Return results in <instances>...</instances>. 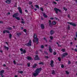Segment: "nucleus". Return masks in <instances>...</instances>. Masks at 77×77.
Instances as JSON below:
<instances>
[{"instance_id":"obj_1","label":"nucleus","mask_w":77,"mask_h":77,"mask_svg":"<svg viewBox=\"0 0 77 77\" xmlns=\"http://www.w3.org/2000/svg\"><path fill=\"white\" fill-rule=\"evenodd\" d=\"M42 70V68H37L35 71V73L33 74L34 76L35 77L37 76L38 75V74L41 72V71Z\"/></svg>"},{"instance_id":"obj_2","label":"nucleus","mask_w":77,"mask_h":77,"mask_svg":"<svg viewBox=\"0 0 77 77\" xmlns=\"http://www.w3.org/2000/svg\"><path fill=\"white\" fill-rule=\"evenodd\" d=\"M34 39H33V42H35L37 44H38V38H37L36 34H34L33 36Z\"/></svg>"},{"instance_id":"obj_3","label":"nucleus","mask_w":77,"mask_h":77,"mask_svg":"<svg viewBox=\"0 0 77 77\" xmlns=\"http://www.w3.org/2000/svg\"><path fill=\"white\" fill-rule=\"evenodd\" d=\"M67 23L68 24H70V25H72V26H74L76 27L77 26V25L75 24V23H74L72 22H68Z\"/></svg>"},{"instance_id":"obj_4","label":"nucleus","mask_w":77,"mask_h":77,"mask_svg":"<svg viewBox=\"0 0 77 77\" xmlns=\"http://www.w3.org/2000/svg\"><path fill=\"white\" fill-rule=\"evenodd\" d=\"M54 11L56 12V14H57V13H58V12H57V11H58L59 12H61V11L60 10H59V9H58L57 8H54Z\"/></svg>"},{"instance_id":"obj_5","label":"nucleus","mask_w":77,"mask_h":77,"mask_svg":"<svg viewBox=\"0 0 77 77\" xmlns=\"http://www.w3.org/2000/svg\"><path fill=\"white\" fill-rule=\"evenodd\" d=\"M20 51H23V52L21 53V54H23H23H25V53H26V50H23V48H21L20 49Z\"/></svg>"},{"instance_id":"obj_6","label":"nucleus","mask_w":77,"mask_h":77,"mask_svg":"<svg viewBox=\"0 0 77 77\" xmlns=\"http://www.w3.org/2000/svg\"><path fill=\"white\" fill-rule=\"evenodd\" d=\"M31 40H29L28 43L26 44V45H27V46H28L29 47L31 45Z\"/></svg>"},{"instance_id":"obj_7","label":"nucleus","mask_w":77,"mask_h":77,"mask_svg":"<svg viewBox=\"0 0 77 77\" xmlns=\"http://www.w3.org/2000/svg\"><path fill=\"white\" fill-rule=\"evenodd\" d=\"M53 63H54V61L52 60H51V63H50V65L52 67H53V66H54Z\"/></svg>"},{"instance_id":"obj_8","label":"nucleus","mask_w":77,"mask_h":77,"mask_svg":"<svg viewBox=\"0 0 77 77\" xmlns=\"http://www.w3.org/2000/svg\"><path fill=\"white\" fill-rule=\"evenodd\" d=\"M39 59H40L39 58V57H38V56L36 55L35 58V60H39Z\"/></svg>"},{"instance_id":"obj_9","label":"nucleus","mask_w":77,"mask_h":77,"mask_svg":"<svg viewBox=\"0 0 77 77\" xmlns=\"http://www.w3.org/2000/svg\"><path fill=\"white\" fill-rule=\"evenodd\" d=\"M19 15V14H18V13H16L13 15V17L16 18V17H17V16H18Z\"/></svg>"},{"instance_id":"obj_10","label":"nucleus","mask_w":77,"mask_h":77,"mask_svg":"<svg viewBox=\"0 0 77 77\" xmlns=\"http://www.w3.org/2000/svg\"><path fill=\"white\" fill-rule=\"evenodd\" d=\"M18 9L19 11V12H20V14H22L23 12H22V10H21V8L20 7H18Z\"/></svg>"},{"instance_id":"obj_11","label":"nucleus","mask_w":77,"mask_h":77,"mask_svg":"<svg viewBox=\"0 0 77 77\" xmlns=\"http://www.w3.org/2000/svg\"><path fill=\"white\" fill-rule=\"evenodd\" d=\"M68 55V53H63L62 55V57H64L66 56H67Z\"/></svg>"},{"instance_id":"obj_12","label":"nucleus","mask_w":77,"mask_h":77,"mask_svg":"<svg viewBox=\"0 0 77 77\" xmlns=\"http://www.w3.org/2000/svg\"><path fill=\"white\" fill-rule=\"evenodd\" d=\"M11 0H7L5 2L6 3L10 4V3H11Z\"/></svg>"},{"instance_id":"obj_13","label":"nucleus","mask_w":77,"mask_h":77,"mask_svg":"<svg viewBox=\"0 0 77 77\" xmlns=\"http://www.w3.org/2000/svg\"><path fill=\"white\" fill-rule=\"evenodd\" d=\"M49 50L50 53H51L52 52V49L50 46L49 47Z\"/></svg>"},{"instance_id":"obj_14","label":"nucleus","mask_w":77,"mask_h":77,"mask_svg":"<svg viewBox=\"0 0 77 77\" xmlns=\"http://www.w3.org/2000/svg\"><path fill=\"white\" fill-rule=\"evenodd\" d=\"M9 33L10 32H9V31H8V30H5L3 32V33Z\"/></svg>"},{"instance_id":"obj_15","label":"nucleus","mask_w":77,"mask_h":77,"mask_svg":"<svg viewBox=\"0 0 77 77\" xmlns=\"http://www.w3.org/2000/svg\"><path fill=\"white\" fill-rule=\"evenodd\" d=\"M27 59L28 60H33V59L31 57H27Z\"/></svg>"},{"instance_id":"obj_16","label":"nucleus","mask_w":77,"mask_h":77,"mask_svg":"<svg viewBox=\"0 0 77 77\" xmlns=\"http://www.w3.org/2000/svg\"><path fill=\"white\" fill-rule=\"evenodd\" d=\"M36 66H37V64H34L32 66L33 68H36Z\"/></svg>"},{"instance_id":"obj_17","label":"nucleus","mask_w":77,"mask_h":77,"mask_svg":"<svg viewBox=\"0 0 77 77\" xmlns=\"http://www.w3.org/2000/svg\"><path fill=\"white\" fill-rule=\"evenodd\" d=\"M41 27L42 29H44V26L43 24H41Z\"/></svg>"},{"instance_id":"obj_18","label":"nucleus","mask_w":77,"mask_h":77,"mask_svg":"<svg viewBox=\"0 0 77 77\" xmlns=\"http://www.w3.org/2000/svg\"><path fill=\"white\" fill-rule=\"evenodd\" d=\"M43 16L45 18H47V17H48L47 15L46 14H45V13H43Z\"/></svg>"},{"instance_id":"obj_19","label":"nucleus","mask_w":77,"mask_h":77,"mask_svg":"<svg viewBox=\"0 0 77 77\" xmlns=\"http://www.w3.org/2000/svg\"><path fill=\"white\" fill-rule=\"evenodd\" d=\"M54 33V32L53 30H51L50 32V33L51 35L53 34Z\"/></svg>"},{"instance_id":"obj_20","label":"nucleus","mask_w":77,"mask_h":77,"mask_svg":"<svg viewBox=\"0 0 77 77\" xmlns=\"http://www.w3.org/2000/svg\"><path fill=\"white\" fill-rule=\"evenodd\" d=\"M7 29H8L9 30H12V28L11 27H8L7 28Z\"/></svg>"},{"instance_id":"obj_21","label":"nucleus","mask_w":77,"mask_h":77,"mask_svg":"<svg viewBox=\"0 0 77 77\" xmlns=\"http://www.w3.org/2000/svg\"><path fill=\"white\" fill-rule=\"evenodd\" d=\"M35 6L36 8H38V9H39V6H38V5H35Z\"/></svg>"},{"instance_id":"obj_22","label":"nucleus","mask_w":77,"mask_h":77,"mask_svg":"<svg viewBox=\"0 0 77 77\" xmlns=\"http://www.w3.org/2000/svg\"><path fill=\"white\" fill-rule=\"evenodd\" d=\"M55 71L54 70H52V74H53V75H54L55 74Z\"/></svg>"},{"instance_id":"obj_23","label":"nucleus","mask_w":77,"mask_h":77,"mask_svg":"<svg viewBox=\"0 0 77 77\" xmlns=\"http://www.w3.org/2000/svg\"><path fill=\"white\" fill-rule=\"evenodd\" d=\"M21 20H22V21L21 22V23H24V19L23 18H21Z\"/></svg>"},{"instance_id":"obj_24","label":"nucleus","mask_w":77,"mask_h":77,"mask_svg":"<svg viewBox=\"0 0 77 77\" xmlns=\"http://www.w3.org/2000/svg\"><path fill=\"white\" fill-rule=\"evenodd\" d=\"M15 18L17 20H20V17H15Z\"/></svg>"},{"instance_id":"obj_25","label":"nucleus","mask_w":77,"mask_h":77,"mask_svg":"<svg viewBox=\"0 0 77 77\" xmlns=\"http://www.w3.org/2000/svg\"><path fill=\"white\" fill-rule=\"evenodd\" d=\"M4 72V70H2L0 71V74H2V73Z\"/></svg>"},{"instance_id":"obj_26","label":"nucleus","mask_w":77,"mask_h":77,"mask_svg":"<svg viewBox=\"0 0 77 77\" xmlns=\"http://www.w3.org/2000/svg\"><path fill=\"white\" fill-rule=\"evenodd\" d=\"M17 36H20V35H21V33H18L17 34Z\"/></svg>"},{"instance_id":"obj_27","label":"nucleus","mask_w":77,"mask_h":77,"mask_svg":"<svg viewBox=\"0 0 77 77\" xmlns=\"http://www.w3.org/2000/svg\"><path fill=\"white\" fill-rule=\"evenodd\" d=\"M4 47L5 48V49H6V50H8V49H9V48L6 46H4Z\"/></svg>"},{"instance_id":"obj_28","label":"nucleus","mask_w":77,"mask_h":77,"mask_svg":"<svg viewBox=\"0 0 77 77\" xmlns=\"http://www.w3.org/2000/svg\"><path fill=\"white\" fill-rule=\"evenodd\" d=\"M56 24V22H55V21L53 22L52 23V24L53 25H55V24Z\"/></svg>"},{"instance_id":"obj_29","label":"nucleus","mask_w":77,"mask_h":77,"mask_svg":"<svg viewBox=\"0 0 77 77\" xmlns=\"http://www.w3.org/2000/svg\"><path fill=\"white\" fill-rule=\"evenodd\" d=\"M51 21L50 20H49V25L50 26L51 24Z\"/></svg>"},{"instance_id":"obj_30","label":"nucleus","mask_w":77,"mask_h":77,"mask_svg":"<svg viewBox=\"0 0 77 77\" xmlns=\"http://www.w3.org/2000/svg\"><path fill=\"white\" fill-rule=\"evenodd\" d=\"M39 65H43L44 64L43 62L40 63H38Z\"/></svg>"},{"instance_id":"obj_31","label":"nucleus","mask_w":77,"mask_h":77,"mask_svg":"<svg viewBox=\"0 0 77 77\" xmlns=\"http://www.w3.org/2000/svg\"><path fill=\"white\" fill-rule=\"evenodd\" d=\"M50 39H51V40H53V37L51 36L50 37Z\"/></svg>"},{"instance_id":"obj_32","label":"nucleus","mask_w":77,"mask_h":77,"mask_svg":"<svg viewBox=\"0 0 77 77\" xmlns=\"http://www.w3.org/2000/svg\"><path fill=\"white\" fill-rule=\"evenodd\" d=\"M67 29H68V30H69L70 29V27H69V26H68Z\"/></svg>"},{"instance_id":"obj_33","label":"nucleus","mask_w":77,"mask_h":77,"mask_svg":"<svg viewBox=\"0 0 77 77\" xmlns=\"http://www.w3.org/2000/svg\"><path fill=\"white\" fill-rule=\"evenodd\" d=\"M23 32H25L26 33V32H27V30L26 29H24L23 30Z\"/></svg>"},{"instance_id":"obj_34","label":"nucleus","mask_w":77,"mask_h":77,"mask_svg":"<svg viewBox=\"0 0 77 77\" xmlns=\"http://www.w3.org/2000/svg\"><path fill=\"white\" fill-rule=\"evenodd\" d=\"M63 9H64V10H65V11H67V9L65 7H63Z\"/></svg>"},{"instance_id":"obj_35","label":"nucleus","mask_w":77,"mask_h":77,"mask_svg":"<svg viewBox=\"0 0 77 77\" xmlns=\"http://www.w3.org/2000/svg\"><path fill=\"white\" fill-rule=\"evenodd\" d=\"M62 51L64 52L65 51V49H62L61 50Z\"/></svg>"},{"instance_id":"obj_36","label":"nucleus","mask_w":77,"mask_h":77,"mask_svg":"<svg viewBox=\"0 0 77 77\" xmlns=\"http://www.w3.org/2000/svg\"><path fill=\"white\" fill-rule=\"evenodd\" d=\"M43 39H44V40L45 41H46V42H47V39H46L45 38H44Z\"/></svg>"},{"instance_id":"obj_37","label":"nucleus","mask_w":77,"mask_h":77,"mask_svg":"<svg viewBox=\"0 0 77 77\" xmlns=\"http://www.w3.org/2000/svg\"><path fill=\"white\" fill-rule=\"evenodd\" d=\"M30 63H27V66H30Z\"/></svg>"},{"instance_id":"obj_38","label":"nucleus","mask_w":77,"mask_h":77,"mask_svg":"<svg viewBox=\"0 0 77 77\" xmlns=\"http://www.w3.org/2000/svg\"><path fill=\"white\" fill-rule=\"evenodd\" d=\"M66 73L67 74H69V72H68V71H66Z\"/></svg>"},{"instance_id":"obj_39","label":"nucleus","mask_w":77,"mask_h":77,"mask_svg":"<svg viewBox=\"0 0 77 77\" xmlns=\"http://www.w3.org/2000/svg\"><path fill=\"white\" fill-rule=\"evenodd\" d=\"M12 37V35L11 34H9V38H11Z\"/></svg>"},{"instance_id":"obj_40","label":"nucleus","mask_w":77,"mask_h":77,"mask_svg":"<svg viewBox=\"0 0 77 77\" xmlns=\"http://www.w3.org/2000/svg\"><path fill=\"white\" fill-rule=\"evenodd\" d=\"M44 47V45H42L41 46V48H43Z\"/></svg>"},{"instance_id":"obj_41","label":"nucleus","mask_w":77,"mask_h":77,"mask_svg":"<svg viewBox=\"0 0 77 77\" xmlns=\"http://www.w3.org/2000/svg\"><path fill=\"white\" fill-rule=\"evenodd\" d=\"M19 72L20 73V74H22V73H23V71H19Z\"/></svg>"},{"instance_id":"obj_42","label":"nucleus","mask_w":77,"mask_h":77,"mask_svg":"<svg viewBox=\"0 0 77 77\" xmlns=\"http://www.w3.org/2000/svg\"><path fill=\"white\" fill-rule=\"evenodd\" d=\"M53 3H54V4H55V5H56V4H57L56 2H53Z\"/></svg>"},{"instance_id":"obj_43","label":"nucleus","mask_w":77,"mask_h":77,"mask_svg":"<svg viewBox=\"0 0 77 77\" xmlns=\"http://www.w3.org/2000/svg\"><path fill=\"white\" fill-rule=\"evenodd\" d=\"M58 59L59 61H60V60H61V59H60V57H58Z\"/></svg>"},{"instance_id":"obj_44","label":"nucleus","mask_w":77,"mask_h":77,"mask_svg":"<svg viewBox=\"0 0 77 77\" xmlns=\"http://www.w3.org/2000/svg\"><path fill=\"white\" fill-rule=\"evenodd\" d=\"M56 54H57V53H56V52H54V55H56Z\"/></svg>"},{"instance_id":"obj_45","label":"nucleus","mask_w":77,"mask_h":77,"mask_svg":"<svg viewBox=\"0 0 77 77\" xmlns=\"http://www.w3.org/2000/svg\"><path fill=\"white\" fill-rule=\"evenodd\" d=\"M45 57L46 59H48V56H46Z\"/></svg>"},{"instance_id":"obj_46","label":"nucleus","mask_w":77,"mask_h":77,"mask_svg":"<svg viewBox=\"0 0 77 77\" xmlns=\"http://www.w3.org/2000/svg\"><path fill=\"white\" fill-rule=\"evenodd\" d=\"M29 5H31V4H32V2L30 1L29 2Z\"/></svg>"},{"instance_id":"obj_47","label":"nucleus","mask_w":77,"mask_h":77,"mask_svg":"<svg viewBox=\"0 0 77 77\" xmlns=\"http://www.w3.org/2000/svg\"><path fill=\"white\" fill-rule=\"evenodd\" d=\"M57 44H58V47H61V45H59V44H58V43L57 42Z\"/></svg>"},{"instance_id":"obj_48","label":"nucleus","mask_w":77,"mask_h":77,"mask_svg":"<svg viewBox=\"0 0 77 77\" xmlns=\"http://www.w3.org/2000/svg\"><path fill=\"white\" fill-rule=\"evenodd\" d=\"M31 8H32V9H33V5H31Z\"/></svg>"},{"instance_id":"obj_49","label":"nucleus","mask_w":77,"mask_h":77,"mask_svg":"<svg viewBox=\"0 0 77 77\" xmlns=\"http://www.w3.org/2000/svg\"><path fill=\"white\" fill-rule=\"evenodd\" d=\"M13 63H14V65H15V64H16V62L14 60V61Z\"/></svg>"},{"instance_id":"obj_50","label":"nucleus","mask_w":77,"mask_h":77,"mask_svg":"<svg viewBox=\"0 0 77 77\" xmlns=\"http://www.w3.org/2000/svg\"><path fill=\"white\" fill-rule=\"evenodd\" d=\"M68 18H70V15H69V14H68Z\"/></svg>"},{"instance_id":"obj_51","label":"nucleus","mask_w":77,"mask_h":77,"mask_svg":"<svg viewBox=\"0 0 77 77\" xmlns=\"http://www.w3.org/2000/svg\"><path fill=\"white\" fill-rule=\"evenodd\" d=\"M0 74L1 77H4V76L2 74Z\"/></svg>"},{"instance_id":"obj_52","label":"nucleus","mask_w":77,"mask_h":77,"mask_svg":"<svg viewBox=\"0 0 77 77\" xmlns=\"http://www.w3.org/2000/svg\"><path fill=\"white\" fill-rule=\"evenodd\" d=\"M40 9L42 11H43V8H41Z\"/></svg>"},{"instance_id":"obj_53","label":"nucleus","mask_w":77,"mask_h":77,"mask_svg":"<svg viewBox=\"0 0 77 77\" xmlns=\"http://www.w3.org/2000/svg\"><path fill=\"white\" fill-rule=\"evenodd\" d=\"M70 63H71V62H70V61H68V64H70Z\"/></svg>"},{"instance_id":"obj_54","label":"nucleus","mask_w":77,"mask_h":77,"mask_svg":"<svg viewBox=\"0 0 77 77\" xmlns=\"http://www.w3.org/2000/svg\"><path fill=\"white\" fill-rule=\"evenodd\" d=\"M3 22L2 21H0V23H3Z\"/></svg>"},{"instance_id":"obj_55","label":"nucleus","mask_w":77,"mask_h":77,"mask_svg":"<svg viewBox=\"0 0 77 77\" xmlns=\"http://www.w3.org/2000/svg\"><path fill=\"white\" fill-rule=\"evenodd\" d=\"M61 68H63V67H64L63 65H61Z\"/></svg>"},{"instance_id":"obj_56","label":"nucleus","mask_w":77,"mask_h":77,"mask_svg":"<svg viewBox=\"0 0 77 77\" xmlns=\"http://www.w3.org/2000/svg\"><path fill=\"white\" fill-rule=\"evenodd\" d=\"M50 19H51V20H53L54 19V18L53 17L51 18Z\"/></svg>"},{"instance_id":"obj_57","label":"nucleus","mask_w":77,"mask_h":77,"mask_svg":"<svg viewBox=\"0 0 77 77\" xmlns=\"http://www.w3.org/2000/svg\"><path fill=\"white\" fill-rule=\"evenodd\" d=\"M25 12H26L27 13V12H28V11H27V10H25Z\"/></svg>"},{"instance_id":"obj_58","label":"nucleus","mask_w":77,"mask_h":77,"mask_svg":"<svg viewBox=\"0 0 77 77\" xmlns=\"http://www.w3.org/2000/svg\"><path fill=\"white\" fill-rule=\"evenodd\" d=\"M39 51H41V52H42V50L40 49L39 50Z\"/></svg>"},{"instance_id":"obj_59","label":"nucleus","mask_w":77,"mask_h":77,"mask_svg":"<svg viewBox=\"0 0 77 77\" xmlns=\"http://www.w3.org/2000/svg\"><path fill=\"white\" fill-rule=\"evenodd\" d=\"M75 51H77V49H75Z\"/></svg>"},{"instance_id":"obj_60","label":"nucleus","mask_w":77,"mask_h":77,"mask_svg":"<svg viewBox=\"0 0 77 77\" xmlns=\"http://www.w3.org/2000/svg\"><path fill=\"white\" fill-rule=\"evenodd\" d=\"M45 54H48V53L47 52H45Z\"/></svg>"},{"instance_id":"obj_61","label":"nucleus","mask_w":77,"mask_h":77,"mask_svg":"<svg viewBox=\"0 0 77 77\" xmlns=\"http://www.w3.org/2000/svg\"><path fill=\"white\" fill-rule=\"evenodd\" d=\"M34 10H35V11H36L37 10V9L36 8H35V9H34Z\"/></svg>"},{"instance_id":"obj_62","label":"nucleus","mask_w":77,"mask_h":77,"mask_svg":"<svg viewBox=\"0 0 77 77\" xmlns=\"http://www.w3.org/2000/svg\"><path fill=\"white\" fill-rule=\"evenodd\" d=\"M14 77H18V76L17 75H15Z\"/></svg>"},{"instance_id":"obj_63","label":"nucleus","mask_w":77,"mask_h":77,"mask_svg":"<svg viewBox=\"0 0 77 77\" xmlns=\"http://www.w3.org/2000/svg\"><path fill=\"white\" fill-rule=\"evenodd\" d=\"M3 66H6V64H4Z\"/></svg>"},{"instance_id":"obj_64","label":"nucleus","mask_w":77,"mask_h":77,"mask_svg":"<svg viewBox=\"0 0 77 77\" xmlns=\"http://www.w3.org/2000/svg\"><path fill=\"white\" fill-rule=\"evenodd\" d=\"M70 44H71V45H72V42H71L70 43Z\"/></svg>"}]
</instances>
